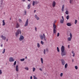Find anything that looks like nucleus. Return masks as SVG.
Segmentation results:
<instances>
[{"label":"nucleus","mask_w":79,"mask_h":79,"mask_svg":"<svg viewBox=\"0 0 79 79\" xmlns=\"http://www.w3.org/2000/svg\"><path fill=\"white\" fill-rule=\"evenodd\" d=\"M61 55L62 56H65L66 54V52L64 51V47L63 46H62L61 47Z\"/></svg>","instance_id":"1"},{"label":"nucleus","mask_w":79,"mask_h":79,"mask_svg":"<svg viewBox=\"0 0 79 79\" xmlns=\"http://www.w3.org/2000/svg\"><path fill=\"white\" fill-rule=\"evenodd\" d=\"M56 25L54 23L53 24V33L54 34L56 33Z\"/></svg>","instance_id":"2"},{"label":"nucleus","mask_w":79,"mask_h":79,"mask_svg":"<svg viewBox=\"0 0 79 79\" xmlns=\"http://www.w3.org/2000/svg\"><path fill=\"white\" fill-rule=\"evenodd\" d=\"M24 39V37L22 35H20L19 38V41H23Z\"/></svg>","instance_id":"3"},{"label":"nucleus","mask_w":79,"mask_h":79,"mask_svg":"<svg viewBox=\"0 0 79 79\" xmlns=\"http://www.w3.org/2000/svg\"><path fill=\"white\" fill-rule=\"evenodd\" d=\"M9 62H14L15 61V59L13 57H10L9 58Z\"/></svg>","instance_id":"4"},{"label":"nucleus","mask_w":79,"mask_h":79,"mask_svg":"<svg viewBox=\"0 0 79 79\" xmlns=\"http://www.w3.org/2000/svg\"><path fill=\"white\" fill-rule=\"evenodd\" d=\"M40 39L41 40H43L44 39V40L45 41H46V39H45V34H44L43 35H41L40 36Z\"/></svg>","instance_id":"5"},{"label":"nucleus","mask_w":79,"mask_h":79,"mask_svg":"<svg viewBox=\"0 0 79 79\" xmlns=\"http://www.w3.org/2000/svg\"><path fill=\"white\" fill-rule=\"evenodd\" d=\"M29 24V19H27L26 21L25 24L24 25L25 27H27L28 26Z\"/></svg>","instance_id":"6"},{"label":"nucleus","mask_w":79,"mask_h":79,"mask_svg":"<svg viewBox=\"0 0 79 79\" xmlns=\"http://www.w3.org/2000/svg\"><path fill=\"white\" fill-rule=\"evenodd\" d=\"M70 37H69L68 38V40L69 41H70L72 38V34L71 33H70Z\"/></svg>","instance_id":"7"},{"label":"nucleus","mask_w":79,"mask_h":79,"mask_svg":"<svg viewBox=\"0 0 79 79\" xmlns=\"http://www.w3.org/2000/svg\"><path fill=\"white\" fill-rule=\"evenodd\" d=\"M15 71L16 72L19 71V66L18 65H16L15 66Z\"/></svg>","instance_id":"8"},{"label":"nucleus","mask_w":79,"mask_h":79,"mask_svg":"<svg viewBox=\"0 0 79 79\" xmlns=\"http://www.w3.org/2000/svg\"><path fill=\"white\" fill-rule=\"evenodd\" d=\"M62 19H61L60 20V22L62 24L64 22V18L63 16H62Z\"/></svg>","instance_id":"9"},{"label":"nucleus","mask_w":79,"mask_h":79,"mask_svg":"<svg viewBox=\"0 0 79 79\" xmlns=\"http://www.w3.org/2000/svg\"><path fill=\"white\" fill-rule=\"evenodd\" d=\"M56 5V2L55 1H53L52 2V6L53 7H55V6Z\"/></svg>","instance_id":"10"},{"label":"nucleus","mask_w":79,"mask_h":79,"mask_svg":"<svg viewBox=\"0 0 79 79\" xmlns=\"http://www.w3.org/2000/svg\"><path fill=\"white\" fill-rule=\"evenodd\" d=\"M61 63L62 65H64L65 64V62L63 59L61 60Z\"/></svg>","instance_id":"11"},{"label":"nucleus","mask_w":79,"mask_h":79,"mask_svg":"<svg viewBox=\"0 0 79 79\" xmlns=\"http://www.w3.org/2000/svg\"><path fill=\"white\" fill-rule=\"evenodd\" d=\"M1 37L2 39V40H5L6 39V37L3 35H1Z\"/></svg>","instance_id":"12"},{"label":"nucleus","mask_w":79,"mask_h":79,"mask_svg":"<svg viewBox=\"0 0 79 79\" xmlns=\"http://www.w3.org/2000/svg\"><path fill=\"white\" fill-rule=\"evenodd\" d=\"M19 23H17L16 25V28H19Z\"/></svg>","instance_id":"13"},{"label":"nucleus","mask_w":79,"mask_h":79,"mask_svg":"<svg viewBox=\"0 0 79 79\" xmlns=\"http://www.w3.org/2000/svg\"><path fill=\"white\" fill-rule=\"evenodd\" d=\"M40 60L42 64H43V63H44V60L43 59V58H41L40 59Z\"/></svg>","instance_id":"14"},{"label":"nucleus","mask_w":79,"mask_h":79,"mask_svg":"<svg viewBox=\"0 0 79 79\" xmlns=\"http://www.w3.org/2000/svg\"><path fill=\"white\" fill-rule=\"evenodd\" d=\"M71 24L70 23H68L67 24V25L68 26L70 27L71 26Z\"/></svg>","instance_id":"15"},{"label":"nucleus","mask_w":79,"mask_h":79,"mask_svg":"<svg viewBox=\"0 0 79 79\" xmlns=\"http://www.w3.org/2000/svg\"><path fill=\"white\" fill-rule=\"evenodd\" d=\"M17 31L19 33V34H21V30L19 29L17 30Z\"/></svg>","instance_id":"16"},{"label":"nucleus","mask_w":79,"mask_h":79,"mask_svg":"<svg viewBox=\"0 0 79 79\" xmlns=\"http://www.w3.org/2000/svg\"><path fill=\"white\" fill-rule=\"evenodd\" d=\"M5 20H3L2 21V25L5 26Z\"/></svg>","instance_id":"17"},{"label":"nucleus","mask_w":79,"mask_h":79,"mask_svg":"<svg viewBox=\"0 0 79 79\" xmlns=\"http://www.w3.org/2000/svg\"><path fill=\"white\" fill-rule=\"evenodd\" d=\"M36 70V69L35 67H33L32 68V71L33 72H35V71Z\"/></svg>","instance_id":"18"},{"label":"nucleus","mask_w":79,"mask_h":79,"mask_svg":"<svg viewBox=\"0 0 79 79\" xmlns=\"http://www.w3.org/2000/svg\"><path fill=\"white\" fill-rule=\"evenodd\" d=\"M64 5H63L62 6V8L61 9L62 11H64Z\"/></svg>","instance_id":"19"},{"label":"nucleus","mask_w":79,"mask_h":79,"mask_svg":"<svg viewBox=\"0 0 79 79\" xmlns=\"http://www.w3.org/2000/svg\"><path fill=\"white\" fill-rule=\"evenodd\" d=\"M19 34L17 31L15 32V36H16L17 37V36H18V35H19Z\"/></svg>","instance_id":"20"},{"label":"nucleus","mask_w":79,"mask_h":79,"mask_svg":"<svg viewBox=\"0 0 79 79\" xmlns=\"http://www.w3.org/2000/svg\"><path fill=\"white\" fill-rule=\"evenodd\" d=\"M24 69L25 70H27V71H29V68L27 67H25Z\"/></svg>","instance_id":"21"},{"label":"nucleus","mask_w":79,"mask_h":79,"mask_svg":"<svg viewBox=\"0 0 79 79\" xmlns=\"http://www.w3.org/2000/svg\"><path fill=\"white\" fill-rule=\"evenodd\" d=\"M31 8V4H29L28 5L27 9H29Z\"/></svg>","instance_id":"22"},{"label":"nucleus","mask_w":79,"mask_h":79,"mask_svg":"<svg viewBox=\"0 0 79 79\" xmlns=\"http://www.w3.org/2000/svg\"><path fill=\"white\" fill-rule=\"evenodd\" d=\"M25 60V59L24 58L21 59H20V60L21 61H24Z\"/></svg>","instance_id":"23"},{"label":"nucleus","mask_w":79,"mask_h":79,"mask_svg":"<svg viewBox=\"0 0 79 79\" xmlns=\"http://www.w3.org/2000/svg\"><path fill=\"white\" fill-rule=\"evenodd\" d=\"M35 32H37V28L36 27H35Z\"/></svg>","instance_id":"24"},{"label":"nucleus","mask_w":79,"mask_h":79,"mask_svg":"<svg viewBox=\"0 0 79 79\" xmlns=\"http://www.w3.org/2000/svg\"><path fill=\"white\" fill-rule=\"evenodd\" d=\"M35 1H33L32 2V5L33 6H34L35 5Z\"/></svg>","instance_id":"25"},{"label":"nucleus","mask_w":79,"mask_h":79,"mask_svg":"<svg viewBox=\"0 0 79 79\" xmlns=\"http://www.w3.org/2000/svg\"><path fill=\"white\" fill-rule=\"evenodd\" d=\"M37 47L38 48H39V47H40V44H39V43H38L37 44Z\"/></svg>","instance_id":"26"},{"label":"nucleus","mask_w":79,"mask_h":79,"mask_svg":"<svg viewBox=\"0 0 79 79\" xmlns=\"http://www.w3.org/2000/svg\"><path fill=\"white\" fill-rule=\"evenodd\" d=\"M5 49H4L2 52V53L4 54V53H5Z\"/></svg>","instance_id":"27"},{"label":"nucleus","mask_w":79,"mask_h":79,"mask_svg":"<svg viewBox=\"0 0 79 79\" xmlns=\"http://www.w3.org/2000/svg\"><path fill=\"white\" fill-rule=\"evenodd\" d=\"M16 61H15L14 63V66H15V65H16Z\"/></svg>","instance_id":"28"},{"label":"nucleus","mask_w":79,"mask_h":79,"mask_svg":"<svg viewBox=\"0 0 79 79\" xmlns=\"http://www.w3.org/2000/svg\"><path fill=\"white\" fill-rule=\"evenodd\" d=\"M68 66V64H66L65 65V66H64V67L65 68H67V67Z\"/></svg>","instance_id":"29"},{"label":"nucleus","mask_w":79,"mask_h":79,"mask_svg":"<svg viewBox=\"0 0 79 79\" xmlns=\"http://www.w3.org/2000/svg\"><path fill=\"white\" fill-rule=\"evenodd\" d=\"M2 70L0 69V75H2Z\"/></svg>","instance_id":"30"},{"label":"nucleus","mask_w":79,"mask_h":79,"mask_svg":"<svg viewBox=\"0 0 79 79\" xmlns=\"http://www.w3.org/2000/svg\"><path fill=\"white\" fill-rule=\"evenodd\" d=\"M27 13V12L26 10H25L24 11V15H26V14Z\"/></svg>","instance_id":"31"},{"label":"nucleus","mask_w":79,"mask_h":79,"mask_svg":"<svg viewBox=\"0 0 79 79\" xmlns=\"http://www.w3.org/2000/svg\"><path fill=\"white\" fill-rule=\"evenodd\" d=\"M69 15H68L67 16V17H66V19L67 20L69 19Z\"/></svg>","instance_id":"32"},{"label":"nucleus","mask_w":79,"mask_h":79,"mask_svg":"<svg viewBox=\"0 0 79 79\" xmlns=\"http://www.w3.org/2000/svg\"><path fill=\"white\" fill-rule=\"evenodd\" d=\"M65 14L67 15L69 14V12L67 10L66 11Z\"/></svg>","instance_id":"33"},{"label":"nucleus","mask_w":79,"mask_h":79,"mask_svg":"<svg viewBox=\"0 0 79 79\" xmlns=\"http://www.w3.org/2000/svg\"><path fill=\"white\" fill-rule=\"evenodd\" d=\"M19 21L20 23H22V20H21V19H19Z\"/></svg>","instance_id":"34"},{"label":"nucleus","mask_w":79,"mask_h":79,"mask_svg":"<svg viewBox=\"0 0 79 79\" xmlns=\"http://www.w3.org/2000/svg\"><path fill=\"white\" fill-rule=\"evenodd\" d=\"M72 53L73 54V57L74 56H75V54L74 53V52L73 51L72 52Z\"/></svg>","instance_id":"35"},{"label":"nucleus","mask_w":79,"mask_h":79,"mask_svg":"<svg viewBox=\"0 0 79 79\" xmlns=\"http://www.w3.org/2000/svg\"><path fill=\"white\" fill-rule=\"evenodd\" d=\"M34 79H37V78L35 76H33Z\"/></svg>","instance_id":"36"},{"label":"nucleus","mask_w":79,"mask_h":79,"mask_svg":"<svg viewBox=\"0 0 79 79\" xmlns=\"http://www.w3.org/2000/svg\"><path fill=\"white\" fill-rule=\"evenodd\" d=\"M57 51H58V52H60V50H59V48H58V47H57Z\"/></svg>","instance_id":"37"},{"label":"nucleus","mask_w":79,"mask_h":79,"mask_svg":"<svg viewBox=\"0 0 79 79\" xmlns=\"http://www.w3.org/2000/svg\"><path fill=\"white\" fill-rule=\"evenodd\" d=\"M75 69H78V67H77V66H75Z\"/></svg>","instance_id":"38"},{"label":"nucleus","mask_w":79,"mask_h":79,"mask_svg":"<svg viewBox=\"0 0 79 79\" xmlns=\"http://www.w3.org/2000/svg\"><path fill=\"white\" fill-rule=\"evenodd\" d=\"M77 23V20H75V24H76Z\"/></svg>","instance_id":"39"},{"label":"nucleus","mask_w":79,"mask_h":79,"mask_svg":"<svg viewBox=\"0 0 79 79\" xmlns=\"http://www.w3.org/2000/svg\"><path fill=\"white\" fill-rule=\"evenodd\" d=\"M73 0H70V4H71L72 3V2H73Z\"/></svg>","instance_id":"40"},{"label":"nucleus","mask_w":79,"mask_h":79,"mask_svg":"<svg viewBox=\"0 0 79 79\" xmlns=\"http://www.w3.org/2000/svg\"><path fill=\"white\" fill-rule=\"evenodd\" d=\"M63 74L62 73H61L60 74V77H61L63 76Z\"/></svg>","instance_id":"41"},{"label":"nucleus","mask_w":79,"mask_h":79,"mask_svg":"<svg viewBox=\"0 0 79 79\" xmlns=\"http://www.w3.org/2000/svg\"><path fill=\"white\" fill-rule=\"evenodd\" d=\"M41 43L42 44H44V42L42 41H41Z\"/></svg>","instance_id":"42"},{"label":"nucleus","mask_w":79,"mask_h":79,"mask_svg":"<svg viewBox=\"0 0 79 79\" xmlns=\"http://www.w3.org/2000/svg\"><path fill=\"white\" fill-rule=\"evenodd\" d=\"M59 35H60L59 33H58L57 34V37L59 36Z\"/></svg>","instance_id":"43"},{"label":"nucleus","mask_w":79,"mask_h":79,"mask_svg":"<svg viewBox=\"0 0 79 79\" xmlns=\"http://www.w3.org/2000/svg\"><path fill=\"white\" fill-rule=\"evenodd\" d=\"M46 51H45V49H44V54H45V52Z\"/></svg>","instance_id":"44"},{"label":"nucleus","mask_w":79,"mask_h":79,"mask_svg":"<svg viewBox=\"0 0 79 79\" xmlns=\"http://www.w3.org/2000/svg\"><path fill=\"white\" fill-rule=\"evenodd\" d=\"M35 18H37L38 17H37V15H35Z\"/></svg>","instance_id":"45"},{"label":"nucleus","mask_w":79,"mask_h":79,"mask_svg":"<svg viewBox=\"0 0 79 79\" xmlns=\"http://www.w3.org/2000/svg\"><path fill=\"white\" fill-rule=\"evenodd\" d=\"M36 19H37V20H39V18L37 17L36 18Z\"/></svg>","instance_id":"46"},{"label":"nucleus","mask_w":79,"mask_h":79,"mask_svg":"<svg viewBox=\"0 0 79 79\" xmlns=\"http://www.w3.org/2000/svg\"><path fill=\"white\" fill-rule=\"evenodd\" d=\"M30 79H32V76L30 77Z\"/></svg>","instance_id":"47"},{"label":"nucleus","mask_w":79,"mask_h":79,"mask_svg":"<svg viewBox=\"0 0 79 79\" xmlns=\"http://www.w3.org/2000/svg\"><path fill=\"white\" fill-rule=\"evenodd\" d=\"M1 47H3V44H1Z\"/></svg>","instance_id":"48"},{"label":"nucleus","mask_w":79,"mask_h":79,"mask_svg":"<svg viewBox=\"0 0 79 79\" xmlns=\"http://www.w3.org/2000/svg\"><path fill=\"white\" fill-rule=\"evenodd\" d=\"M48 49L46 48V52H48Z\"/></svg>","instance_id":"49"},{"label":"nucleus","mask_w":79,"mask_h":79,"mask_svg":"<svg viewBox=\"0 0 79 79\" xmlns=\"http://www.w3.org/2000/svg\"><path fill=\"white\" fill-rule=\"evenodd\" d=\"M22 2H25V1H26V0H22Z\"/></svg>","instance_id":"50"},{"label":"nucleus","mask_w":79,"mask_h":79,"mask_svg":"<svg viewBox=\"0 0 79 79\" xmlns=\"http://www.w3.org/2000/svg\"><path fill=\"white\" fill-rule=\"evenodd\" d=\"M40 70L41 71H42V69H40Z\"/></svg>","instance_id":"51"},{"label":"nucleus","mask_w":79,"mask_h":79,"mask_svg":"<svg viewBox=\"0 0 79 79\" xmlns=\"http://www.w3.org/2000/svg\"><path fill=\"white\" fill-rule=\"evenodd\" d=\"M6 40L7 42H8V39H6Z\"/></svg>","instance_id":"52"},{"label":"nucleus","mask_w":79,"mask_h":79,"mask_svg":"<svg viewBox=\"0 0 79 79\" xmlns=\"http://www.w3.org/2000/svg\"><path fill=\"white\" fill-rule=\"evenodd\" d=\"M2 7H0V10H2Z\"/></svg>","instance_id":"53"},{"label":"nucleus","mask_w":79,"mask_h":79,"mask_svg":"<svg viewBox=\"0 0 79 79\" xmlns=\"http://www.w3.org/2000/svg\"><path fill=\"white\" fill-rule=\"evenodd\" d=\"M36 11V10H35L34 11V13H35Z\"/></svg>","instance_id":"54"},{"label":"nucleus","mask_w":79,"mask_h":79,"mask_svg":"<svg viewBox=\"0 0 79 79\" xmlns=\"http://www.w3.org/2000/svg\"><path fill=\"white\" fill-rule=\"evenodd\" d=\"M27 56L25 57V59H27Z\"/></svg>","instance_id":"55"},{"label":"nucleus","mask_w":79,"mask_h":79,"mask_svg":"<svg viewBox=\"0 0 79 79\" xmlns=\"http://www.w3.org/2000/svg\"><path fill=\"white\" fill-rule=\"evenodd\" d=\"M68 48H69V45H68Z\"/></svg>","instance_id":"56"},{"label":"nucleus","mask_w":79,"mask_h":79,"mask_svg":"<svg viewBox=\"0 0 79 79\" xmlns=\"http://www.w3.org/2000/svg\"><path fill=\"white\" fill-rule=\"evenodd\" d=\"M28 2H31V0H27Z\"/></svg>","instance_id":"57"},{"label":"nucleus","mask_w":79,"mask_h":79,"mask_svg":"<svg viewBox=\"0 0 79 79\" xmlns=\"http://www.w3.org/2000/svg\"><path fill=\"white\" fill-rule=\"evenodd\" d=\"M2 4H3V3H1V6H2Z\"/></svg>","instance_id":"58"},{"label":"nucleus","mask_w":79,"mask_h":79,"mask_svg":"<svg viewBox=\"0 0 79 79\" xmlns=\"http://www.w3.org/2000/svg\"><path fill=\"white\" fill-rule=\"evenodd\" d=\"M54 23H56V21H55V22H54Z\"/></svg>","instance_id":"59"},{"label":"nucleus","mask_w":79,"mask_h":79,"mask_svg":"<svg viewBox=\"0 0 79 79\" xmlns=\"http://www.w3.org/2000/svg\"><path fill=\"white\" fill-rule=\"evenodd\" d=\"M36 4H37V3H35Z\"/></svg>","instance_id":"60"}]
</instances>
